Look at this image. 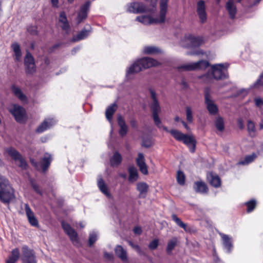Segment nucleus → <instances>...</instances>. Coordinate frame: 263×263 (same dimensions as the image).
<instances>
[{
    "instance_id": "46",
    "label": "nucleus",
    "mask_w": 263,
    "mask_h": 263,
    "mask_svg": "<svg viewBox=\"0 0 263 263\" xmlns=\"http://www.w3.org/2000/svg\"><path fill=\"white\" fill-rule=\"evenodd\" d=\"M97 240V234L95 232H92L89 233V239H88V245L90 247L92 246L93 244Z\"/></svg>"
},
{
    "instance_id": "25",
    "label": "nucleus",
    "mask_w": 263,
    "mask_h": 263,
    "mask_svg": "<svg viewBox=\"0 0 263 263\" xmlns=\"http://www.w3.org/2000/svg\"><path fill=\"white\" fill-rule=\"evenodd\" d=\"M193 187L196 193L201 194H206L209 191L206 184L202 181H195Z\"/></svg>"
},
{
    "instance_id": "28",
    "label": "nucleus",
    "mask_w": 263,
    "mask_h": 263,
    "mask_svg": "<svg viewBox=\"0 0 263 263\" xmlns=\"http://www.w3.org/2000/svg\"><path fill=\"white\" fill-rule=\"evenodd\" d=\"M88 29H84L77 34L76 36L72 38V41L73 42H78L86 38L91 32V28L90 25H87Z\"/></svg>"
},
{
    "instance_id": "20",
    "label": "nucleus",
    "mask_w": 263,
    "mask_h": 263,
    "mask_svg": "<svg viewBox=\"0 0 263 263\" xmlns=\"http://www.w3.org/2000/svg\"><path fill=\"white\" fill-rule=\"evenodd\" d=\"M55 121L53 118L46 119L37 127L35 131L37 133H42L51 127L55 124Z\"/></svg>"
},
{
    "instance_id": "58",
    "label": "nucleus",
    "mask_w": 263,
    "mask_h": 263,
    "mask_svg": "<svg viewBox=\"0 0 263 263\" xmlns=\"http://www.w3.org/2000/svg\"><path fill=\"white\" fill-rule=\"evenodd\" d=\"M213 259L215 263H218L219 262L221 261L220 258L218 257L216 253L213 254Z\"/></svg>"
},
{
    "instance_id": "51",
    "label": "nucleus",
    "mask_w": 263,
    "mask_h": 263,
    "mask_svg": "<svg viewBox=\"0 0 263 263\" xmlns=\"http://www.w3.org/2000/svg\"><path fill=\"white\" fill-rule=\"evenodd\" d=\"M138 166L139 168L140 171L143 175H147L148 174V169L146 163L139 164V166Z\"/></svg>"
},
{
    "instance_id": "52",
    "label": "nucleus",
    "mask_w": 263,
    "mask_h": 263,
    "mask_svg": "<svg viewBox=\"0 0 263 263\" xmlns=\"http://www.w3.org/2000/svg\"><path fill=\"white\" fill-rule=\"evenodd\" d=\"M136 163L138 166H139V164L145 163L144 156L142 153H139L138 154V157L136 159Z\"/></svg>"
},
{
    "instance_id": "56",
    "label": "nucleus",
    "mask_w": 263,
    "mask_h": 263,
    "mask_svg": "<svg viewBox=\"0 0 263 263\" xmlns=\"http://www.w3.org/2000/svg\"><path fill=\"white\" fill-rule=\"evenodd\" d=\"M134 232L137 234H141L142 233V229L140 227H135L134 228Z\"/></svg>"
},
{
    "instance_id": "29",
    "label": "nucleus",
    "mask_w": 263,
    "mask_h": 263,
    "mask_svg": "<svg viewBox=\"0 0 263 263\" xmlns=\"http://www.w3.org/2000/svg\"><path fill=\"white\" fill-rule=\"evenodd\" d=\"M11 88L14 95L19 100L22 102H26L27 101V98L26 96L22 92L21 88L15 85H12Z\"/></svg>"
},
{
    "instance_id": "14",
    "label": "nucleus",
    "mask_w": 263,
    "mask_h": 263,
    "mask_svg": "<svg viewBox=\"0 0 263 263\" xmlns=\"http://www.w3.org/2000/svg\"><path fill=\"white\" fill-rule=\"evenodd\" d=\"M184 40L188 43L187 46L188 48L198 47L203 41L202 37L194 36L192 35L185 36Z\"/></svg>"
},
{
    "instance_id": "42",
    "label": "nucleus",
    "mask_w": 263,
    "mask_h": 263,
    "mask_svg": "<svg viewBox=\"0 0 263 263\" xmlns=\"http://www.w3.org/2000/svg\"><path fill=\"white\" fill-rule=\"evenodd\" d=\"M185 177L183 172L180 170L177 172V181L178 184L183 185L185 183Z\"/></svg>"
},
{
    "instance_id": "47",
    "label": "nucleus",
    "mask_w": 263,
    "mask_h": 263,
    "mask_svg": "<svg viewBox=\"0 0 263 263\" xmlns=\"http://www.w3.org/2000/svg\"><path fill=\"white\" fill-rule=\"evenodd\" d=\"M30 182L31 186L32 187L34 191L38 194L42 195V192L41 190L40 189L39 185L36 183H35L33 179H31L30 180Z\"/></svg>"
},
{
    "instance_id": "27",
    "label": "nucleus",
    "mask_w": 263,
    "mask_h": 263,
    "mask_svg": "<svg viewBox=\"0 0 263 263\" xmlns=\"http://www.w3.org/2000/svg\"><path fill=\"white\" fill-rule=\"evenodd\" d=\"M226 8L229 13L230 17L232 19L234 18L236 14L237 9L233 0L228 1L226 4Z\"/></svg>"
},
{
    "instance_id": "2",
    "label": "nucleus",
    "mask_w": 263,
    "mask_h": 263,
    "mask_svg": "<svg viewBox=\"0 0 263 263\" xmlns=\"http://www.w3.org/2000/svg\"><path fill=\"white\" fill-rule=\"evenodd\" d=\"M228 77L227 66L223 64H215L212 66L211 69L206 73L199 77L205 83H211L213 79L222 80Z\"/></svg>"
},
{
    "instance_id": "53",
    "label": "nucleus",
    "mask_w": 263,
    "mask_h": 263,
    "mask_svg": "<svg viewBox=\"0 0 263 263\" xmlns=\"http://www.w3.org/2000/svg\"><path fill=\"white\" fill-rule=\"evenodd\" d=\"M142 146L148 148L152 146V141L150 139H143L142 143Z\"/></svg>"
},
{
    "instance_id": "60",
    "label": "nucleus",
    "mask_w": 263,
    "mask_h": 263,
    "mask_svg": "<svg viewBox=\"0 0 263 263\" xmlns=\"http://www.w3.org/2000/svg\"><path fill=\"white\" fill-rule=\"evenodd\" d=\"M104 256L105 258H107L108 259H111L112 258V254L106 252L104 253Z\"/></svg>"
},
{
    "instance_id": "8",
    "label": "nucleus",
    "mask_w": 263,
    "mask_h": 263,
    "mask_svg": "<svg viewBox=\"0 0 263 263\" xmlns=\"http://www.w3.org/2000/svg\"><path fill=\"white\" fill-rule=\"evenodd\" d=\"M210 66V63L206 60H200L197 62H192L178 67L179 70L191 71L195 70H205Z\"/></svg>"
},
{
    "instance_id": "16",
    "label": "nucleus",
    "mask_w": 263,
    "mask_h": 263,
    "mask_svg": "<svg viewBox=\"0 0 263 263\" xmlns=\"http://www.w3.org/2000/svg\"><path fill=\"white\" fill-rule=\"evenodd\" d=\"M146 7L142 3H131L128 7L127 11L134 13H141L146 11Z\"/></svg>"
},
{
    "instance_id": "40",
    "label": "nucleus",
    "mask_w": 263,
    "mask_h": 263,
    "mask_svg": "<svg viewBox=\"0 0 263 263\" xmlns=\"http://www.w3.org/2000/svg\"><path fill=\"white\" fill-rule=\"evenodd\" d=\"M215 125L219 132H223L224 129V121L222 117H218L215 121Z\"/></svg>"
},
{
    "instance_id": "19",
    "label": "nucleus",
    "mask_w": 263,
    "mask_h": 263,
    "mask_svg": "<svg viewBox=\"0 0 263 263\" xmlns=\"http://www.w3.org/2000/svg\"><path fill=\"white\" fill-rule=\"evenodd\" d=\"M25 210L29 223L33 227H38L39 222L34 216V213L28 203L25 204Z\"/></svg>"
},
{
    "instance_id": "7",
    "label": "nucleus",
    "mask_w": 263,
    "mask_h": 263,
    "mask_svg": "<svg viewBox=\"0 0 263 263\" xmlns=\"http://www.w3.org/2000/svg\"><path fill=\"white\" fill-rule=\"evenodd\" d=\"M9 111L17 122L24 123L27 121L26 110L22 106L16 104H12L9 108Z\"/></svg>"
},
{
    "instance_id": "50",
    "label": "nucleus",
    "mask_w": 263,
    "mask_h": 263,
    "mask_svg": "<svg viewBox=\"0 0 263 263\" xmlns=\"http://www.w3.org/2000/svg\"><path fill=\"white\" fill-rule=\"evenodd\" d=\"M27 31L31 35H36L38 34L37 28L36 26H28Z\"/></svg>"
},
{
    "instance_id": "55",
    "label": "nucleus",
    "mask_w": 263,
    "mask_h": 263,
    "mask_svg": "<svg viewBox=\"0 0 263 263\" xmlns=\"http://www.w3.org/2000/svg\"><path fill=\"white\" fill-rule=\"evenodd\" d=\"M255 105L258 107H261L263 105V101L261 98L255 99Z\"/></svg>"
},
{
    "instance_id": "39",
    "label": "nucleus",
    "mask_w": 263,
    "mask_h": 263,
    "mask_svg": "<svg viewBox=\"0 0 263 263\" xmlns=\"http://www.w3.org/2000/svg\"><path fill=\"white\" fill-rule=\"evenodd\" d=\"M177 239L176 237H174L171 239L167 243L166 252L168 255H171L172 253V250L175 248L177 245Z\"/></svg>"
},
{
    "instance_id": "37",
    "label": "nucleus",
    "mask_w": 263,
    "mask_h": 263,
    "mask_svg": "<svg viewBox=\"0 0 263 263\" xmlns=\"http://www.w3.org/2000/svg\"><path fill=\"white\" fill-rule=\"evenodd\" d=\"M11 47L14 53L15 61H19L22 57L20 45L18 43L14 42L12 44Z\"/></svg>"
},
{
    "instance_id": "31",
    "label": "nucleus",
    "mask_w": 263,
    "mask_h": 263,
    "mask_svg": "<svg viewBox=\"0 0 263 263\" xmlns=\"http://www.w3.org/2000/svg\"><path fill=\"white\" fill-rule=\"evenodd\" d=\"M117 109V105L116 103H112L108 106L105 111V116L107 120L110 122H112V116Z\"/></svg>"
},
{
    "instance_id": "21",
    "label": "nucleus",
    "mask_w": 263,
    "mask_h": 263,
    "mask_svg": "<svg viewBox=\"0 0 263 263\" xmlns=\"http://www.w3.org/2000/svg\"><path fill=\"white\" fill-rule=\"evenodd\" d=\"M58 21L59 23H61L60 25L61 29L68 33L70 31V27L66 14L64 11H62L60 13Z\"/></svg>"
},
{
    "instance_id": "48",
    "label": "nucleus",
    "mask_w": 263,
    "mask_h": 263,
    "mask_svg": "<svg viewBox=\"0 0 263 263\" xmlns=\"http://www.w3.org/2000/svg\"><path fill=\"white\" fill-rule=\"evenodd\" d=\"M153 118L154 119V123L156 125V126L159 128H162L163 129V126H164L161 125V121L159 117L158 114H155L154 115H153Z\"/></svg>"
},
{
    "instance_id": "36",
    "label": "nucleus",
    "mask_w": 263,
    "mask_h": 263,
    "mask_svg": "<svg viewBox=\"0 0 263 263\" xmlns=\"http://www.w3.org/2000/svg\"><path fill=\"white\" fill-rule=\"evenodd\" d=\"M148 185L145 182H139L137 184V189L139 192L140 197H145L146 193L147 192Z\"/></svg>"
},
{
    "instance_id": "64",
    "label": "nucleus",
    "mask_w": 263,
    "mask_h": 263,
    "mask_svg": "<svg viewBox=\"0 0 263 263\" xmlns=\"http://www.w3.org/2000/svg\"><path fill=\"white\" fill-rule=\"evenodd\" d=\"M238 123L240 128H243V121H242V119H239L238 120Z\"/></svg>"
},
{
    "instance_id": "17",
    "label": "nucleus",
    "mask_w": 263,
    "mask_h": 263,
    "mask_svg": "<svg viewBox=\"0 0 263 263\" xmlns=\"http://www.w3.org/2000/svg\"><path fill=\"white\" fill-rule=\"evenodd\" d=\"M97 185L102 194L106 196L108 198H111L112 195L110 193L108 186L104 182L102 175H99L97 180Z\"/></svg>"
},
{
    "instance_id": "44",
    "label": "nucleus",
    "mask_w": 263,
    "mask_h": 263,
    "mask_svg": "<svg viewBox=\"0 0 263 263\" xmlns=\"http://www.w3.org/2000/svg\"><path fill=\"white\" fill-rule=\"evenodd\" d=\"M247 129L250 135L254 137L255 136V127L254 123L251 120L248 121Z\"/></svg>"
},
{
    "instance_id": "41",
    "label": "nucleus",
    "mask_w": 263,
    "mask_h": 263,
    "mask_svg": "<svg viewBox=\"0 0 263 263\" xmlns=\"http://www.w3.org/2000/svg\"><path fill=\"white\" fill-rule=\"evenodd\" d=\"M159 52H160V50L154 46H146L143 49V52L148 54L157 53Z\"/></svg>"
},
{
    "instance_id": "62",
    "label": "nucleus",
    "mask_w": 263,
    "mask_h": 263,
    "mask_svg": "<svg viewBox=\"0 0 263 263\" xmlns=\"http://www.w3.org/2000/svg\"><path fill=\"white\" fill-rule=\"evenodd\" d=\"M80 49V47H76L73 48V49L71 50V54L73 55L76 54V52H77V51L79 50Z\"/></svg>"
},
{
    "instance_id": "43",
    "label": "nucleus",
    "mask_w": 263,
    "mask_h": 263,
    "mask_svg": "<svg viewBox=\"0 0 263 263\" xmlns=\"http://www.w3.org/2000/svg\"><path fill=\"white\" fill-rule=\"evenodd\" d=\"M185 113L186 120L189 123H191L193 121V116L192 108L190 106H186L185 108Z\"/></svg>"
},
{
    "instance_id": "59",
    "label": "nucleus",
    "mask_w": 263,
    "mask_h": 263,
    "mask_svg": "<svg viewBox=\"0 0 263 263\" xmlns=\"http://www.w3.org/2000/svg\"><path fill=\"white\" fill-rule=\"evenodd\" d=\"M30 162L32 164V165L35 168H37L38 167L39 163L33 159H30Z\"/></svg>"
},
{
    "instance_id": "15",
    "label": "nucleus",
    "mask_w": 263,
    "mask_h": 263,
    "mask_svg": "<svg viewBox=\"0 0 263 263\" xmlns=\"http://www.w3.org/2000/svg\"><path fill=\"white\" fill-rule=\"evenodd\" d=\"M197 5V13L199 16L200 22L203 24L205 23L207 20L204 1L203 0L198 1Z\"/></svg>"
},
{
    "instance_id": "6",
    "label": "nucleus",
    "mask_w": 263,
    "mask_h": 263,
    "mask_svg": "<svg viewBox=\"0 0 263 263\" xmlns=\"http://www.w3.org/2000/svg\"><path fill=\"white\" fill-rule=\"evenodd\" d=\"M211 93V89L209 87L204 88V103L209 114L211 115H216L218 112V108L217 105L214 102Z\"/></svg>"
},
{
    "instance_id": "63",
    "label": "nucleus",
    "mask_w": 263,
    "mask_h": 263,
    "mask_svg": "<svg viewBox=\"0 0 263 263\" xmlns=\"http://www.w3.org/2000/svg\"><path fill=\"white\" fill-rule=\"evenodd\" d=\"M51 3H52L53 6L57 7L59 0H51Z\"/></svg>"
},
{
    "instance_id": "54",
    "label": "nucleus",
    "mask_w": 263,
    "mask_h": 263,
    "mask_svg": "<svg viewBox=\"0 0 263 263\" xmlns=\"http://www.w3.org/2000/svg\"><path fill=\"white\" fill-rule=\"evenodd\" d=\"M254 85L255 86L257 85L263 86V71L260 74L259 78L257 80L256 82L254 83Z\"/></svg>"
},
{
    "instance_id": "26",
    "label": "nucleus",
    "mask_w": 263,
    "mask_h": 263,
    "mask_svg": "<svg viewBox=\"0 0 263 263\" xmlns=\"http://www.w3.org/2000/svg\"><path fill=\"white\" fill-rule=\"evenodd\" d=\"M115 252L117 256L123 262H126L128 261L127 252L121 246L117 245L115 249Z\"/></svg>"
},
{
    "instance_id": "12",
    "label": "nucleus",
    "mask_w": 263,
    "mask_h": 263,
    "mask_svg": "<svg viewBox=\"0 0 263 263\" xmlns=\"http://www.w3.org/2000/svg\"><path fill=\"white\" fill-rule=\"evenodd\" d=\"M91 2L89 1L86 2L84 4L81 6L78 11L76 18L78 24H80L82 21L87 18Z\"/></svg>"
},
{
    "instance_id": "57",
    "label": "nucleus",
    "mask_w": 263,
    "mask_h": 263,
    "mask_svg": "<svg viewBox=\"0 0 263 263\" xmlns=\"http://www.w3.org/2000/svg\"><path fill=\"white\" fill-rule=\"evenodd\" d=\"M130 124L133 128H137V122L135 119H133L130 121Z\"/></svg>"
},
{
    "instance_id": "9",
    "label": "nucleus",
    "mask_w": 263,
    "mask_h": 263,
    "mask_svg": "<svg viewBox=\"0 0 263 263\" xmlns=\"http://www.w3.org/2000/svg\"><path fill=\"white\" fill-rule=\"evenodd\" d=\"M6 151L13 160L19 162V167L23 170L27 169V163L19 152L12 147L6 148Z\"/></svg>"
},
{
    "instance_id": "45",
    "label": "nucleus",
    "mask_w": 263,
    "mask_h": 263,
    "mask_svg": "<svg viewBox=\"0 0 263 263\" xmlns=\"http://www.w3.org/2000/svg\"><path fill=\"white\" fill-rule=\"evenodd\" d=\"M256 201L254 199H252L249 201L246 202V205L247 207V211L248 213H250L254 209L256 206Z\"/></svg>"
},
{
    "instance_id": "49",
    "label": "nucleus",
    "mask_w": 263,
    "mask_h": 263,
    "mask_svg": "<svg viewBox=\"0 0 263 263\" xmlns=\"http://www.w3.org/2000/svg\"><path fill=\"white\" fill-rule=\"evenodd\" d=\"M159 245V240L158 239H155L153 241L149 242L148 245V248L151 250H154L158 247Z\"/></svg>"
},
{
    "instance_id": "3",
    "label": "nucleus",
    "mask_w": 263,
    "mask_h": 263,
    "mask_svg": "<svg viewBox=\"0 0 263 263\" xmlns=\"http://www.w3.org/2000/svg\"><path fill=\"white\" fill-rule=\"evenodd\" d=\"M158 64L159 62L151 58L145 57L139 59L127 68L126 77L128 78L130 74L138 73L141 71L142 69L156 66Z\"/></svg>"
},
{
    "instance_id": "11",
    "label": "nucleus",
    "mask_w": 263,
    "mask_h": 263,
    "mask_svg": "<svg viewBox=\"0 0 263 263\" xmlns=\"http://www.w3.org/2000/svg\"><path fill=\"white\" fill-rule=\"evenodd\" d=\"M22 256L21 260L23 263H37L34 251L29 249L27 246H23L22 248Z\"/></svg>"
},
{
    "instance_id": "22",
    "label": "nucleus",
    "mask_w": 263,
    "mask_h": 263,
    "mask_svg": "<svg viewBox=\"0 0 263 263\" xmlns=\"http://www.w3.org/2000/svg\"><path fill=\"white\" fill-rule=\"evenodd\" d=\"M51 161V155L48 153H45L44 157L40 160V166L43 173H45L47 171Z\"/></svg>"
},
{
    "instance_id": "33",
    "label": "nucleus",
    "mask_w": 263,
    "mask_h": 263,
    "mask_svg": "<svg viewBox=\"0 0 263 263\" xmlns=\"http://www.w3.org/2000/svg\"><path fill=\"white\" fill-rule=\"evenodd\" d=\"M172 218L173 220L175 222V223L178 226L182 228L186 232H191V228L187 227L186 224L183 222L182 220L179 218H178L176 214H173L172 215Z\"/></svg>"
},
{
    "instance_id": "23",
    "label": "nucleus",
    "mask_w": 263,
    "mask_h": 263,
    "mask_svg": "<svg viewBox=\"0 0 263 263\" xmlns=\"http://www.w3.org/2000/svg\"><path fill=\"white\" fill-rule=\"evenodd\" d=\"M220 235L222 240L224 249L226 250L227 253H230L233 248L232 238L229 237V235L222 233H220Z\"/></svg>"
},
{
    "instance_id": "10",
    "label": "nucleus",
    "mask_w": 263,
    "mask_h": 263,
    "mask_svg": "<svg viewBox=\"0 0 263 263\" xmlns=\"http://www.w3.org/2000/svg\"><path fill=\"white\" fill-rule=\"evenodd\" d=\"M24 66L25 72L27 75H32L36 71L34 59L28 51H26L24 58Z\"/></svg>"
},
{
    "instance_id": "61",
    "label": "nucleus",
    "mask_w": 263,
    "mask_h": 263,
    "mask_svg": "<svg viewBox=\"0 0 263 263\" xmlns=\"http://www.w3.org/2000/svg\"><path fill=\"white\" fill-rule=\"evenodd\" d=\"M181 123L183 125L184 127L187 130H190V127L188 126L187 124L183 120L181 121Z\"/></svg>"
},
{
    "instance_id": "5",
    "label": "nucleus",
    "mask_w": 263,
    "mask_h": 263,
    "mask_svg": "<svg viewBox=\"0 0 263 263\" xmlns=\"http://www.w3.org/2000/svg\"><path fill=\"white\" fill-rule=\"evenodd\" d=\"M163 129L170 133L176 140L183 142L189 147L192 153L195 152L196 140L193 136L183 134L177 129L168 130L166 126H163Z\"/></svg>"
},
{
    "instance_id": "30",
    "label": "nucleus",
    "mask_w": 263,
    "mask_h": 263,
    "mask_svg": "<svg viewBox=\"0 0 263 263\" xmlns=\"http://www.w3.org/2000/svg\"><path fill=\"white\" fill-rule=\"evenodd\" d=\"M20 257V252L18 248H16L12 250L11 254L6 260V263H16Z\"/></svg>"
},
{
    "instance_id": "13",
    "label": "nucleus",
    "mask_w": 263,
    "mask_h": 263,
    "mask_svg": "<svg viewBox=\"0 0 263 263\" xmlns=\"http://www.w3.org/2000/svg\"><path fill=\"white\" fill-rule=\"evenodd\" d=\"M62 227L65 233L69 236L70 240L74 245L79 243V240L77 232L71 228L68 223L62 222Z\"/></svg>"
},
{
    "instance_id": "34",
    "label": "nucleus",
    "mask_w": 263,
    "mask_h": 263,
    "mask_svg": "<svg viewBox=\"0 0 263 263\" xmlns=\"http://www.w3.org/2000/svg\"><path fill=\"white\" fill-rule=\"evenodd\" d=\"M128 171L129 182H134L137 181L139 177L137 169L134 166H130L128 167Z\"/></svg>"
},
{
    "instance_id": "1",
    "label": "nucleus",
    "mask_w": 263,
    "mask_h": 263,
    "mask_svg": "<svg viewBox=\"0 0 263 263\" xmlns=\"http://www.w3.org/2000/svg\"><path fill=\"white\" fill-rule=\"evenodd\" d=\"M15 199V191L9 180L5 177L0 176V201L9 205Z\"/></svg>"
},
{
    "instance_id": "38",
    "label": "nucleus",
    "mask_w": 263,
    "mask_h": 263,
    "mask_svg": "<svg viewBox=\"0 0 263 263\" xmlns=\"http://www.w3.org/2000/svg\"><path fill=\"white\" fill-rule=\"evenodd\" d=\"M257 157V155L253 153L251 155L246 156L244 159L238 162L239 164L248 165L252 162Z\"/></svg>"
},
{
    "instance_id": "35",
    "label": "nucleus",
    "mask_w": 263,
    "mask_h": 263,
    "mask_svg": "<svg viewBox=\"0 0 263 263\" xmlns=\"http://www.w3.org/2000/svg\"><path fill=\"white\" fill-rule=\"evenodd\" d=\"M122 160V157L121 154L116 152L112 157L110 159V165L111 166H117L121 163Z\"/></svg>"
},
{
    "instance_id": "24",
    "label": "nucleus",
    "mask_w": 263,
    "mask_h": 263,
    "mask_svg": "<svg viewBox=\"0 0 263 263\" xmlns=\"http://www.w3.org/2000/svg\"><path fill=\"white\" fill-rule=\"evenodd\" d=\"M207 179L212 186L218 188L221 186V179L216 174L211 173L208 175Z\"/></svg>"
},
{
    "instance_id": "18",
    "label": "nucleus",
    "mask_w": 263,
    "mask_h": 263,
    "mask_svg": "<svg viewBox=\"0 0 263 263\" xmlns=\"http://www.w3.org/2000/svg\"><path fill=\"white\" fill-rule=\"evenodd\" d=\"M151 98L153 99V102L151 104V108L152 109L153 115L155 114H158L160 110V107L157 98L156 93L154 89L150 88L149 89Z\"/></svg>"
},
{
    "instance_id": "32",
    "label": "nucleus",
    "mask_w": 263,
    "mask_h": 263,
    "mask_svg": "<svg viewBox=\"0 0 263 263\" xmlns=\"http://www.w3.org/2000/svg\"><path fill=\"white\" fill-rule=\"evenodd\" d=\"M117 121L118 124L120 127L119 131V135L122 137H124L127 134V126L126 125L124 120L121 116L118 117Z\"/></svg>"
},
{
    "instance_id": "4",
    "label": "nucleus",
    "mask_w": 263,
    "mask_h": 263,
    "mask_svg": "<svg viewBox=\"0 0 263 263\" xmlns=\"http://www.w3.org/2000/svg\"><path fill=\"white\" fill-rule=\"evenodd\" d=\"M168 0H160V16L159 19L154 18L149 15L138 16L136 20L144 25H149L154 23H163L167 11Z\"/></svg>"
}]
</instances>
